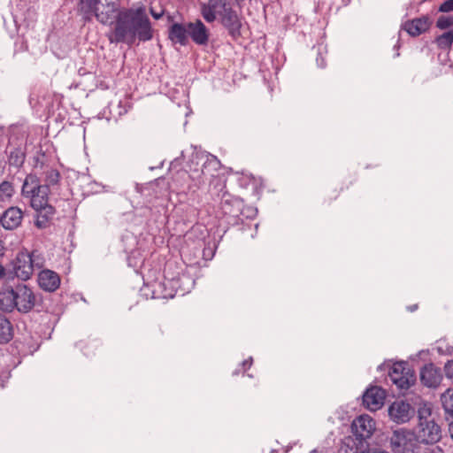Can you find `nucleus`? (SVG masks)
I'll return each mask as SVG.
<instances>
[{
    "label": "nucleus",
    "mask_w": 453,
    "mask_h": 453,
    "mask_svg": "<svg viewBox=\"0 0 453 453\" xmlns=\"http://www.w3.org/2000/svg\"><path fill=\"white\" fill-rule=\"evenodd\" d=\"M96 19L103 25L115 23L109 36L111 42L131 44L136 38L147 42L153 37V29L144 7L120 11L119 0H100Z\"/></svg>",
    "instance_id": "1"
},
{
    "label": "nucleus",
    "mask_w": 453,
    "mask_h": 453,
    "mask_svg": "<svg viewBox=\"0 0 453 453\" xmlns=\"http://www.w3.org/2000/svg\"><path fill=\"white\" fill-rule=\"evenodd\" d=\"M188 37L198 45H206L209 42L210 32L201 19L188 23Z\"/></svg>",
    "instance_id": "19"
},
{
    "label": "nucleus",
    "mask_w": 453,
    "mask_h": 453,
    "mask_svg": "<svg viewBox=\"0 0 453 453\" xmlns=\"http://www.w3.org/2000/svg\"><path fill=\"white\" fill-rule=\"evenodd\" d=\"M385 398L386 391L381 387L371 386L363 394V404L366 409L375 411L383 406Z\"/></svg>",
    "instance_id": "14"
},
{
    "label": "nucleus",
    "mask_w": 453,
    "mask_h": 453,
    "mask_svg": "<svg viewBox=\"0 0 453 453\" xmlns=\"http://www.w3.org/2000/svg\"><path fill=\"white\" fill-rule=\"evenodd\" d=\"M419 375L421 383L427 388H436L442 379L441 369L433 363L426 364Z\"/></svg>",
    "instance_id": "18"
},
{
    "label": "nucleus",
    "mask_w": 453,
    "mask_h": 453,
    "mask_svg": "<svg viewBox=\"0 0 453 453\" xmlns=\"http://www.w3.org/2000/svg\"><path fill=\"white\" fill-rule=\"evenodd\" d=\"M25 211L19 206H10L1 213V226L8 231L18 229L23 222Z\"/></svg>",
    "instance_id": "13"
},
{
    "label": "nucleus",
    "mask_w": 453,
    "mask_h": 453,
    "mask_svg": "<svg viewBox=\"0 0 453 453\" xmlns=\"http://www.w3.org/2000/svg\"><path fill=\"white\" fill-rule=\"evenodd\" d=\"M4 153L7 157V164L9 169L13 168L19 171L23 167L26 160V146L24 144L15 145L10 139L8 145L5 148Z\"/></svg>",
    "instance_id": "12"
},
{
    "label": "nucleus",
    "mask_w": 453,
    "mask_h": 453,
    "mask_svg": "<svg viewBox=\"0 0 453 453\" xmlns=\"http://www.w3.org/2000/svg\"><path fill=\"white\" fill-rule=\"evenodd\" d=\"M201 15L208 23L214 22L217 18L226 29L229 36L237 41L241 36L242 19L227 0H208L201 4Z\"/></svg>",
    "instance_id": "2"
},
{
    "label": "nucleus",
    "mask_w": 453,
    "mask_h": 453,
    "mask_svg": "<svg viewBox=\"0 0 453 453\" xmlns=\"http://www.w3.org/2000/svg\"><path fill=\"white\" fill-rule=\"evenodd\" d=\"M312 50L316 53V62L319 67L325 68L326 65V55L327 53L326 46L324 43H318L314 45Z\"/></svg>",
    "instance_id": "30"
},
{
    "label": "nucleus",
    "mask_w": 453,
    "mask_h": 453,
    "mask_svg": "<svg viewBox=\"0 0 453 453\" xmlns=\"http://www.w3.org/2000/svg\"><path fill=\"white\" fill-rule=\"evenodd\" d=\"M418 441L438 442L441 438V427L432 417L429 408L418 410V423L412 430Z\"/></svg>",
    "instance_id": "7"
},
{
    "label": "nucleus",
    "mask_w": 453,
    "mask_h": 453,
    "mask_svg": "<svg viewBox=\"0 0 453 453\" xmlns=\"http://www.w3.org/2000/svg\"><path fill=\"white\" fill-rule=\"evenodd\" d=\"M220 198V211L223 219L229 226L243 225L242 214L244 213V202L242 198L231 195L225 185H221L218 195Z\"/></svg>",
    "instance_id": "6"
},
{
    "label": "nucleus",
    "mask_w": 453,
    "mask_h": 453,
    "mask_svg": "<svg viewBox=\"0 0 453 453\" xmlns=\"http://www.w3.org/2000/svg\"><path fill=\"white\" fill-rule=\"evenodd\" d=\"M16 194L12 181L4 180L0 182V206L10 203Z\"/></svg>",
    "instance_id": "25"
},
{
    "label": "nucleus",
    "mask_w": 453,
    "mask_h": 453,
    "mask_svg": "<svg viewBox=\"0 0 453 453\" xmlns=\"http://www.w3.org/2000/svg\"><path fill=\"white\" fill-rule=\"evenodd\" d=\"M388 411L391 420L403 424L410 420L412 409L410 403L401 400L392 403Z\"/></svg>",
    "instance_id": "17"
},
{
    "label": "nucleus",
    "mask_w": 453,
    "mask_h": 453,
    "mask_svg": "<svg viewBox=\"0 0 453 453\" xmlns=\"http://www.w3.org/2000/svg\"><path fill=\"white\" fill-rule=\"evenodd\" d=\"M437 442L418 441L416 453H444Z\"/></svg>",
    "instance_id": "31"
},
{
    "label": "nucleus",
    "mask_w": 453,
    "mask_h": 453,
    "mask_svg": "<svg viewBox=\"0 0 453 453\" xmlns=\"http://www.w3.org/2000/svg\"><path fill=\"white\" fill-rule=\"evenodd\" d=\"M44 184L42 186H47L48 189H55L58 187L60 181V173L54 168H50L44 173Z\"/></svg>",
    "instance_id": "27"
},
{
    "label": "nucleus",
    "mask_w": 453,
    "mask_h": 453,
    "mask_svg": "<svg viewBox=\"0 0 453 453\" xmlns=\"http://www.w3.org/2000/svg\"><path fill=\"white\" fill-rule=\"evenodd\" d=\"M352 431L360 441L370 438L375 429V421L369 415H360L351 425Z\"/></svg>",
    "instance_id": "15"
},
{
    "label": "nucleus",
    "mask_w": 453,
    "mask_h": 453,
    "mask_svg": "<svg viewBox=\"0 0 453 453\" xmlns=\"http://www.w3.org/2000/svg\"><path fill=\"white\" fill-rule=\"evenodd\" d=\"M13 337V327L11 321L0 314V343H8Z\"/></svg>",
    "instance_id": "26"
},
{
    "label": "nucleus",
    "mask_w": 453,
    "mask_h": 453,
    "mask_svg": "<svg viewBox=\"0 0 453 453\" xmlns=\"http://www.w3.org/2000/svg\"><path fill=\"white\" fill-rule=\"evenodd\" d=\"M49 193L47 186H42L36 175H27L21 188V196L29 200V204L33 209L42 208L48 204Z\"/></svg>",
    "instance_id": "8"
},
{
    "label": "nucleus",
    "mask_w": 453,
    "mask_h": 453,
    "mask_svg": "<svg viewBox=\"0 0 453 453\" xmlns=\"http://www.w3.org/2000/svg\"><path fill=\"white\" fill-rule=\"evenodd\" d=\"M34 210L36 211L35 226L39 229H44L50 226L56 213L55 208L48 203L42 206V208Z\"/></svg>",
    "instance_id": "21"
},
{
    "label": "nucleus",
    "mask_w": 453,
    "mask_h": 453,
    "mask_svg": "<svg viewBox=\"0 0 453 453\" xmlns=\"http://www.w3.org/2000/svg\"><path fill=\"white\" fill-rule=\"evenodd\" d=\"M408 311L411 312L415 311L418 309V304L410 305L407 307Z\"/></svg>",
    "instance_id": "40"
},
{
    "label": "nucleus",
    "mask_w": 453,
    "mask_h": 453,
    "mask_svg": "<svg viewBox=\"0 0 453 453\" xmlns=\"http://www.w3.org/2000/svg\"><path fill=\"white\" fill-rule=\"evenodd\" d=\"M100 0H80L79 12L82 15L84 22H90L93 18H96V13L98 10Z\"/></svg>",
    "instance_id": "24"
},
{
    "label": "nucleus",
    "mask_w": 453,
    "mask_h": 453,
    "mask_svg": "<svg viewBox=\"0 0 453 453\" xmlns=\"http://www.w3.org/2000/svg\"><path fill=\"white\" fill-rule=\"evenodd\" d=\"M13 270L15 275L22 280H27L31 278L35 271L28 251H20L17 254L13 264Z\"/></svg>",
    "instance_id": "16"
},
{
    "label": "nucleus",
    "mask_w": 453,
    "mask_h": 453,
    "mask_svg": "<svg viewBox=\"0 0 453 453\" xmlns=\"http://www.w3.org/2000/svg\"><path fill=\"white\" fill-rule=\"evenodd\" d=\"M35 303L36 296L26 284L5 287L0 290V311L4 312L17 310L20 313H28Z\"/></svg>",
    "instance_id": "4"
},
{
    "label": "nucleus",
    "mask_w": 453,
    "mask_h": 453,
    "mask_svg": "<svg viewBox=\"0 0 453 453\" xmlns=\"http://www.w3.org/2000/svg\"><path fill=\"white\" fill-rule=\"evenodd\" d=\"M453 26V16H440L436 20V27L440 29H447Z\"/></svg>",
    "instance_id": "33"
},
{
    "label": "nucleus",
    "mask_w": 453,
    "mask_h": 453,
    "mask_svg": "<svg viewBox=\"0 0 453 453\" xmlns=\"http://www.w3.org/2000/svg\"><path fill=\"white\" fill-rule=\"evenodd\" d=\"M257 209L253 207H245L244 206V213L242 214V218L244 219H251L257 215Z\"/></svg>",
    "instance_id": "34"
},
{
    "label": "nucleus",
    "mask_w": 453,
    "mask_h": 453,
    "mask_svg": "<svg viewBox=\"0 0 453 453\" xmlns=\"http://www.w3.org/2000/svg\"><path fill=\"white\" fill-rule=\"evenodd\" d=\"M442 407L447 415V419L453 420V388H448L441 396Z\"/></svg>",
    "instance_id": "28"
},
{
    "label": "nucleus",
    "mask_w": 453,
    "mask_h": 453,
    "mask_svg": "<svg viewBox=\"0 0 453 453\" xmlns=\"http://www.w3.org/2000/svg\"><path fill=\"white\" fill-rule=\"evenodd\" d=\"M240 372V369H236L235 371L233 372V375H238Z\"/></svg>",
    "instance_id": "41"
},
{
    "label": "nucleus",
    "mask_w": 453,
    "mask_h": 453,
    "mask_svg": "<svg viewBox=\"0 0 453 453\" xmlns=\"http://www.w3.org/2000/svg\"><path fill=\"white\" fill-rule=\"evenodd\" d=\"M168 37L173 43H179L182 46L187 45L188 42V23H173L169 28Z\"/></svg>",
    "instance_id": "23"
},
{
    "label": "nucleus",
    "mask_w": 453,
    "mask_h": 453,
    "mask_svg": "<svg viewBox=\"0 0 453 453\" xmlns=\"http://www.w3.org/2000/svg\"><path fill=\"white\" fill-rule=\"evenodd\" d=\"M4 251H5L4 242L0 240V257H3L4 255Z\"/></svg>",
    "instance_id": "39"
},
{
    "label": "nucleus",
    "mask_w": 453,
    "mask_h": 453,
    "mask_svg": "<svg viewBox=\"0 0 453 453\" xmlns=\"http://www.w3.org/2000/svg\"><path fill=\"white\" fill-rule=\"evenodd\" d=\"M434 42L440 50H449L453 44V27L436 36Z\"/></svg>",
    "instance_id": "29"
},
{
    "label": "nucleus",
    "mask_w": 453,
    "mask_h": 453,
    "mask_svg": "<svg viewBox=\"0 0 453 453\" xmlns=\"http://www.w3.org/2000/svg\"><path fill=\"white\" fill-rule=\"evenodd\" d=\"M127 109H125V110H124V111H120L119 113V115H121L122 113H127Z\"/></svg>",
    "instance_id": "42"
},
{
    "label": "nucleus",
    "mask_w": 453,
    "mask_h": 453,
    "mask_svg": "<svg viewBox=\"0 0 453 453\" xmlns=\"http://www.w3.org/2000/svg\"><path fill=\"white\" fill-rule=\"evenodd\" d=\"M188 170L180 169L172 177V187L178 194L185 195L191 206L195 207L202 202L200 189L204 185L203 172L198 167L188 162Z\"/></svg>",
    "instance_id": "3"
},
{
    "label": "nucleus",
    "mask_w": 453,
    "mask_h": 453,
    "mask_svg": "<svg viewBox=\"0 0 453 453\" xmlns=\"http://www.w3.org/2000/svg\"><path fill=\"white\" fill-rule=\"evenodd\" d=\"M388 376L392 383L400 389H408L416 381L415 372L405 361L394 363L389 369Z\"/></svg>",
    "instance_id": "10"
},
{
    "label": "nucleus",
    "mask_w": 453,
    "mask_h": 453,
    "mask_svg": "<svg viewBox=\"0 0 453 453\" xmlns=\"http://www.w3.org/2000/svg\"><path fill=\"white\" fill-rule=\"evenodd\" d=\"M429 27V19L425 16L408 20L403 25V28L411 36H418L425 33Z\"/></svg>",
    "instance_id": "22"
},
{
    "label": "nucleus",
    "mask_w": 453,
    "mask_h": 453,
    "mask_svg": "<svg viewBox=\"0 0 453 453\" xmlns=\"http://www.w3.org/2000/svg\"><path fill=\"white\" fill-rule=\"evenodd\" d=\"M190 162L195 167H198L203 172V178L205 180L206 175H214L221 166L219 159L210 153L193 152L190 157Z\"/></svg>",
    "instance_id": "11"
},
{
    "label": "nucleus",
    "mask_w": 453,
    "mask_h": 453,
    "mask_svg": "<svg viewBox=\"0 0 453 453\" xmlns=\"http://www.w3.org/2000/svg\"><path fill=\"white\" fill-rule=\"evenodd\" d=\"M6 275V270L5 268L4 267V265H2L0 264V280H2Z\"/></svg>",
    "instance_id": "38"
},
{
    "label": "nucleus",
    "mask_w": 453,
    "mask_h": 453,
    "mask_svg": "<svg viewBox=\"0 0 453 453\" xmlns=\"http://www.w3.org/2000/svg\"><path fill=\"white\" fill-rule=\"evenodd\" d=\"M37 281L42 289L54 292L59 288L60 277L56 272L44 269L39 273Z\"/></svg>",
    "instance_id": "20"
},
{
    "label": "nucleus",
    "mask_w": 453,
    "mask_h": 453,
    "mask_svg": "<svg viewBox=\"0 0 453 453\" xmlns=\"http://www.w3.org/2000/svg\"><path fill=\"white\" fill-rule=\"evenodd\" d=\"M150 14L151 16L155 19H159L163 14H164V12L163 11H160V12H156L154 11L153 8H150Z\"/></svg>",
    "instance_id": "37"
},
{
    "label": "nucleus",
    "mask_w": 453,
    "mask_h": 453,
    "mask_svg": "<svg viewBox=\"0 0 453 453\" xmlns=\"http://www.w3.org/2000/svg\"><path fill=\"white\" fill-rule=\"evenodd\" d=\"M243 1H244V0H235V2H236L237 4H240V3L243 2Z\"/></svg>",
    "instance_id": "43"
},
{
    "label": "nucleus",
    "mask_w": 453,
    "mask_h": 453,
    "mask_svg": "<svg viewBox=\"0 0 453 453\" xmlns=\"http://www.w3.org/2000/svg\"><path fill=\"white\" fill-rule=\"evenodd\" d=\"M168 266H170V264H167L165 269V280L155 281L152 284L153 298H173L178 291H180L181 295H184V293L188 292L190 288L195 284V281L189 277V275L185 273L178 274L175 277H169L167 275Z\"/></svg>",
    "instance_id": "5"
},
{
    "label": "nucleus",
    "mask_w": 453,
    "mask_h": 453,
    "mask_svg": "<svg viewBox=\"0 0 453 453\" xmlns=\"http://www.w3.org/2000/svg\"><path fill=\"white\" fill-rule=\"evenodd\" d=\"M389 444L393 453H416L418 441L412 431L401 428L392 433Z\"/></svg>",
    "instance_id": "9"
},
{
    "label": "nucleus",
    "mask_w": 453,
    "mask_h": 453,
    "mask_svg": "<svg viewBox=\"0 0 453 453\" xmlns=\"http://www.w3.org/2000/svg\"><path fill=\"white\" fill-rule=\"evenodd\" d=\"M31 257V264L34 271L42 269L45 265L44 256L38 250H33L29 252Z\"/></svg>",
    "instance_id": "32"
},
{
    "label": "nucleus",
    "mask_w": 453,
    "mask_h": 453,
    "mask_svg": "<svg viewBox=\"0 0 453 453\" xmlns=\"http://www.w3.org/2000/svg\"><path fill=\"white\" fill-rule=\"evenodd\" d=\"M438 11L440 12H449L453 11V0H446L440 6Z\"/></svg>",
    "instance_id": "35"
},
{
    "label": "nucleus",
    "mask_w": 453,
    "mask_h": 453,
    "mask_svg": "<svg viewBox=\"0 0 453 453\" xmlns=\"http://www.w3.org/2000/svg\"><path fill=\"white\" fill-rule=\"evenodd\" d=\"M252 364H253L252 357H250L248 359L243 360L241 363V366H242V368L243 370V372H246L247 370H249L251 367Z\"/></svg>",
    "instance_id": "36"
}]
</instances>
